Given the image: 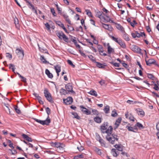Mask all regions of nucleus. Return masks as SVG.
<instances>
[{
    "label": "nucleus",
    "mask_w": 159,
    "mask_h": 159,
    "mask_svg": "<svg viewBox=\"0 0 159 159\" xmlns=\"http://www.w3.org/2000/svg\"><path fill=\"white\" fill-rule=\"evenodd\" d=\"M40 60L42 61L43 62V63L46 64V63H49V62L46 61L45 59V58L44 56H41L40 58Z\"/></svg>",
    "instance_id": "c9c22d12"
},
{
    "label": "nucleus",
    "mask_w": 159,
    "mask_h": 159,
    "mask_svg": "<svg viewBox=\"0 0 159 159\" xmlns=\"http://www.w3.org/2000/svg\"><path fill=\"white\" fill-rule=\"evenodd\" d=\"M16 52L18 57L21 58L23 59L24 57V54L23 50L22 48H17L16 50Z\"/></svg>",
    "instance_id": "423d86ee"
},
{
    "label": "nucleus",
    "mask_w": 159,
    "mask_h": 159,
    "mask_svg": "<svg viewBox=\"0 0 159 159\" xmlns=\"http://www.w3.org/2000/svg\"><path fill=\"white\" fill-rule=\"evenodd\" d=\"M121 64L123 66L126 68H128L129 67L128 65L125 63L124 61H121Z\"/></svg>",
    "instance_id": "8fccbe9b"
},
{
    "label": "nucleus",
    "mask_w": 159,
    "mask_h": 159,
    "mask_svg": "<svg viewBox=\"0 0 159 159\" xmlns=\"http://www.w3.org/2000/svg\"><path fill=\"white\" fill-rule=\"evenodd\" d=\"M57 36L61 39H63L66 42H67L68 41V37L62 31H59L56 33Z\"/></svg>",
    "instance_id": "7ed1b4c3"
},
{
    "label": "nucleus",
    "mask_w": 159,
    "mask_h": 159,
    "mask_svg": "<svg viewBox=\"0 0 159 159\" xmlns=\"http://www.w3.org/2000/svg\"><path fill=\"white\" fill-rule=\"evenodd\" d=\"M98 50L99 52L100 55H102L104 56H106L107 55V54L105 53H104L103 54L101 53H103V52H104L103 48L101 45H98Z\"/></svg>",
    "instance_id": "2eb2a0df"
},
{
    "label": "nucleus",
    "mask_w": 159,
    "mask_h": 159,
    "mask_svg": "<svg viewBox=\"0 0 159 159\" xmlns=\"http://www.w3.org/2000/svg\"><path fill=\"white\" fill-rule=\"evenodd\" d=\"M85 11L86 12L87 14L89 16H91L92 17H93V16L92 14V13L90 11V10L88 9H86L85 10Z\"/></svg>",
    "instance_id": "79ce46f5"
},
{
    "label": "nucleus",
    "mask_w": 159,
    "mask_h": 159,
    "mask_svg": "<svg viewBox=\"0 0 159 159\" xmlns=\"http://www.w3.org/2000/svg\"><path fill=\"white\" fill-rule=\"evenodd\" d=\"M14 66L12 64H11L9 65V68L10 69H11L13 72H14L15 70L14 67Z\"/></svg>",
    "instance_id": "a18cd8bd"
},
{
    "label": "nucleus",
    "mask_w": 159,
    "mask_h": 159,
    "mask_svg": "<svg viewBox=\"0 0 159 159\" xmlns=\"http://www.w3.org/2000/svg\"><path fill=\"white\" fill-rule=\"evenodd\" d=\"M102 119V117H99L98 116H97L94 118V121L98 123H101Z\"/></svg>",
    "instance_id": "412c9836"
},
{
    "label": "nucleus",
    "mask_w": 159,
    "mask_h": 159,
    "mask_svg": "<svg viewBox=\"0 0 159 159\" xmlns=\"http://www.w3.org/2000/svg\"><path fill=\"white\" fill-rule=\"evenodd\" d=\"M136 111L139 115L144 116L145 115V113L143 110L141 109H136Z\"/></svg>",
    "instance_id": "6ab92c4d"
},
{
    "label": "nucleus",
    "mask_w": 159,
    "mask_h": 159,
    "mask_svg": "<svg viewBox=\"0 0 159 159\" xmlns=\"http://www.w3.org/2000/svg\"><path fill=\"white\" fill-rule=\"evenodd\" d=\"M67 63L73 68H74L75 66V65L73 64L72 61L70 60H68L67 61Z\"/></svg>",
    "instance_id": "de8ad7c7"
},
{
    "label": "nucleus",
    "mask_w": 159,
    "mask_h": 159,
    "mask_svg": "<svg viewBox=\"0 0 159 159\" xmlns=\"http://www.w3.org/2000/svg\"><path fill=\"white\" fill-rule=\"evenodd\" d=\"M118 44L120 47L124 49H125L126 48V46L125 42L121 39Z\"/></svg>",
    "instance_id": "393cba45"
},
{
    "label": "nucleus",
    "mask_w": 159,
    "mask_h": 159,
    "mask_svg": "<svg viewBox=\"0 0 159 159\" xmlns=\"http://www.w3.org/2000/svg\"><path fill=\"white\" fill-rule=\"evenodd\" d=\"M22 136L24 139H25L28 142H32L33 141L32 138L31 137H29L26 134H22Z\"/></svg>",
    "instance_id": "4468645a"
},
{
    "label": "nucleus",
    "mask_w": 159,
    "mask_h": 159,
    "mask_svg": "<svg viewBox=\"0 0 159 159\" xmlns=\"http://www.w3.org/2000/svg\"><path fill=\"white\" fill-rule=\"evenodd\" d=\"M107 46L108 47L107 51L108 54H110L112 52L114 51L113 49L110 46L109 43H108L107 44Z\"/></svg>",
    "instance_id": "c85d7f7f"
},
{
    "label": "nucleus",
    "mask_w": 159,
    "mask_h": 159,
    "mask_svg": "<svg viewBox=\"0 0 159 159\" xmlns=\"http://www.w3.org/2000/svg\"><path fill=\"white\" fill-rule=\"evenodd\" d=\"M89 58L93 62L95 63L96 62L95 58L92 55H90L89 56Z\"/></svg>",
    "instance_id": "37998d69"
},
{
    "label": "nucleus",
    "mask_w": 159,
    "mask_h": 159,
    "mask_svg": "<svg viewBox=\"0 0 159 159\" xmlns=\"http://www.w3.org/2000/svg\"><path fill=\"white\" fill-rule=\"evenodd\" d=\"M131 48L132 50L134 52L139 53H141V49L138 46L133 45L131 46Z\"/></svg>",
    "instance_id": "0eeeda50"
},
{
    "label": "nucleus",
    "mask_w": 159,
    "mask_h": 159,
    "mask_svg": "<svg viewBox=\"0 0 159 159\" xmlns=\"http://www.w3.org/2000/svg\"><path fill=\"white\" fill-rule=\"evenodd\" d=\"M88 93L96 97H97L98 96L97 92L95 90H91Z\"/></svg>",
    "instance_id": "72a5a7b5"
},
{
    "label": "nucleus",
    "mask_w": 159,
    "mask_h": 159,
    "mask_svg": "<svg viewBox=\"0 0 159 159\" xmlns=\"http://www.w3.org/2000/svg\"><path fill=\"white\" fill-rule=\"evenodd\" d=\"M114 147L118 151L122 152L123 150V146L121 145L116 144Z\"/></svg>",
    "instance_id": "b1692460"
},
{
    "label": "nucleus",
    "mask_w": 159,
    "mask_h": 159,
    "mask_svg": "<svg viewBox=\"0 0 159 159\" xmlns=\"http://www.w3.org/2000/svg\"><path fill=\"white\" fill-rule=\"evenodd\" d=\"M38 46L39 51L41 52L48 54V51L45 47V44L44 43H42L40 44H38Z\"/></svg>",
    "instance_id": "39448f33"
},
{
    "label": "nucleus",
    "mask_w": 159,
    "mask_h": 159,
    "mask_svg": "<svg viewBox=\"0 0 159 159\" xmlns=\"http://www.w3.org/2000/svg\"><path fill=\"white\" fill-rule=\"evenodd\" d=\"M99 142L100 143L102 146L106 148L107 147V146L106 143L102 139H101V140L99 141Z\"/></svg>",
    "instance_id": "c756f323"
},
{
    "label": "nucleus",
    "mask_w": 159,
    "mask_h": 159,
    "mask_svg": "<svg viewBox=\"0 0 159 159\" xmlns=\"http://www.w3.org/2000/svg\"><path fill=\"white\" fill-rule=\"evenodd\" d=\"M60 93L63 94L65 95L67 93L66 91L63 89H61L60 90Z\"/></svg>",
    "instance_id": "49530a36"
},
{
    "label": "nucleus",
    "mask_w": 159,
    "mask_h": 159,
    "mask_svg": "<svg viewBox=\"0 0 159 159\" xmlns=\"http://www.w3.org/2000/svg\"><path fill=\"white\" fill-rule=\"evenodd\" d=\"M126 128L129 131H132L134 132H136L138 131V129L137 128H135L134 127H134L131 126H127L126 127Z\"/></svg>",
    "instance_id": "dca6fc26"
},
{
    "label": "nucleus",
    "mask_w": 159,
    "mask_h": 159,
    "mask_svg": "<svg viewBox=\"0 0 159 159\" xmlns=\"http://www.w3.org/2000/svg\"><path fill=\"white\" fill-rule=\"evenodd\" d=\"M113 128L111 126H110L108 129H107L104 132V133L107 134L106 136L107 140L111 144L115 143V141H118L119 138L118 136L114 134H112Z\"/></svg>",
    "instance_id": "f257e3e1"
},
{
    "label": "nucleus",
    "mask_w": 159,
    "mask_h": 159,
    "mask_svg": "<svg viewBox=\"0 0 159 159\" xmlns=\"http://www.w3.org/2000/svg\"><path fill=\"white\" fill-rule=\"evenodd\" d=\"M21 81L24 83L26 82V79L24 77L22 76L20 78Z\"/></svg>",
    "instance_id": "bf43d9fd"
},
{
    "label": "nucleus",
    "mask_w": 159,
    "mask_h": 159,
    "mask_svg": "<svg viewBox=\"0 0 159 159\" xmlns=\"http://www.w3.org/2000/svg\"><path fill=\"white\" fill-rule=\"evenodd\" d=\"M62 16L69 23V24L70 25H71V21L69 18L68 16L66 14H63Z\"/></svg>",
    "instance_id": "a878e982"
},
{
    "label": "nucleus",
    "mask_w": 159,
    "mask_h": 159,
    "mask_svg": "<svg viewBox=\"0 0 159 159\" xmlns=\"http://www.w3.org/2000/svg\"><path fill=\"white\" fill-rule=\"evenodd\" d=\"M15 109L16 112L18 114H19L21 113L19 109H18L17 106H16L15 107Z\"/></svg>",
    "instance_id": "4d7b16f0"
},
{
    "label": "nucleus",
    "mask_w": 159,
    "mask_h": 159,
    "mask_svg": "<svg viewBox=\"0 0 159 159\" xmlns=\"http://www.w3.org/2000/svg\"><path fill=\"white\" fill-rule=\"evenodd\" d=\"M72 114L74 116V117L77 119L80 120V117L77 113L76 112H74L72 113Z\"/></svg>",
    "instance_id": "4c0bfd02"
},
{
    "label": "nucleus",
    "mask_w": 159,
    "mask_h": 159,
    "mask_svg": "<svg viewBox=\"0 0 159 159\" xmlns=\"http://www.w3.org/2000/svg\"><path fill=\"white\" fill-rule=\"evenodd\" d=\"M111 115L113 117H116L117 115V113L115 111H113L112 112Z\"/></svg>",
    "instance_id": "13d9d810"
},
{
    "label": "nucleus",
    "mask_w": 159,
    "mask_h": 159,
    "mask_svg": "<svg viewBox=\"0 0 159 159\" xmlns=\"http://www.w3.org/2000/svg\"><path fill=\"white\" fill-rule=\"evenodd\" d=\"M63 102L66 105L71 104L73 102V98L71 97H68L66 99H63Z\"/></svg>",
    "instance_id": "1a4fd4ad"
},
{
    "label": "nucleus",
    "mask_w": 159,
    "mask_h": 159,
    "mask_svg": "<svg viewBox=\"0 0 159 159\" xmlns=\"http://www.w3.org/2000/svg\"><path fill=\"white\" fill-rule=\"evenodd\" d=\"M123 37L124 39L127 41H129L130 40L129 38V35H128V34H127L125 33L123 34Z\"/></svg>",
    "instance_id": "e433bc0d"
},
{
    "label": "nucleus",
    "mask_w": 159,
    "mask_h": 159,
    "mask_svg": "<svg viewBox=\"0 0 159 159\" xmlns=\"http://www.w3.org/2000/svg\"><path fill=\"white\" fill-rule=\"evenodd\" d=\"M34 120L35 121L43 125H48L51 122L50 119L49 118L48 116L47 119L45 120H42L36 118H34Z\"/></svg>",
    "instance_id": "20e7f679"
},
{
    "label": "nucleus",
    "mask_w": 159,
    "mask_h": 159,
    "mask_svg": "<svg viewBox=\"0 0 159 159\" xmlns=\"http://www.w3.org/2000/svg\"><path fill=\"white\" fill-rule=\"evenodd\" d=\"M95 63H96V66L99 68H104L105 67V65H104L96 61Z\"/></svg>",
    "instance_id": "f704fd0d"
},
{
    "label": "nucleus",
    "mask_w": 159,
    "mask_h": 159,
    "mask_svg": "<svg viewBox=\"0 0 159 159\" xmlns=\"http://www.w3.org/2000/svg\"><path fill=\"white\" fill-rule=\"evenodd\" d=\"M45 74L47 75L48 77L52 79L53 77V75L47 69L45 70Z\"/></svg>",
    "instance_id": "bb28decb"
},
{
    "label": "nucleus",
    "mask_w": 159,
    "mask_h": 159,
    "mask_svg": "<svg viewBox=\"0 0 159 159\" xmlns=\"http://www.w3.org/2000/svg\"><path fill=\"white\" fill-rule=\"evenodd\" d=\"M50 10H51V13H52V15L54 16H56L57 15V14L55 12L54 9L53 8H50Z\"/></svg>",
    "instance_id": "3c124183"
},
{
    "label": "nucleus",
    "mask_w": 159,
    "mask_h": 159,
    "mask_svg": "<svg viewBox=\"0 0 159 159\" xmlns=\"http://www.w3.org/2000/svg\"><path fill=\"white\" fill-rule=\"evenodd\" d=\"M61 66L59 65H57L54 66V69L57 73H59L61 70Z\"/></svg>",
    "instance_id": "473e14b6"
},
{
    "label": "nucleus",
    "mask_w": 159,
    "mask_h": 159,
    "mask_svg": "<svg viewBox=\"0 0 159 159\" xmlns=\"http://www.w3.org/2000/svg\"><path fill=\"white\" fill-rule=\"evenodd\" d=\"M80 107L81 109V111L83 113L87 115H89L91 114V111L89 110L88 109H87L86 108L84 107L83 106H80Z\"/></svg>",
    "instance_id": "6e6552de"
},
{
    "label": "nucleus",
    "mask_w": 159,
    "mask_h": 159,
    "mask_svg": "<svg viewBox=\"0 0 159 159\" xmlns=\"http://www.w3.org/2000/svg\"><path fill=\"white\" fill-rule=\"evenodd\" d=\"M111 153L114 157H117L119 155V152L115 148H113L111 150Z\"/></svg>",
    "instance_id": "a211bd4d"
},
{
    "label": "nucleus",
    "mask_w": 159,
    "mask_h": 159,
    "mask_svg": "<svg viewBox=\"0 0 159 159\" xmlns=\"http://www.w3.org/2000/svg\"><path fill=\"white\" fill-rule=\"evenodd\" d=\"M46 111L48 115V116H49V115L51 113V110L50 109L49 107H47L46 108Z\"/></svg>",
    "instance_id": "864d4df0"
},
{
    "label": "nucleus",
    "mask_w": 159,
    "mask_h": 159,
    "mask_svg": "<svg viewBox=\"0 0 159 159\" xmlns=\"http://www.w3.org/2000/svg\"><path fill=\"white\" fill-rule=\"evenodd\" d=\"M136 127H138L139 129H143L144 127L143 125L139 122H137L136 125L134 126V127L137 128Z\"/></svg>",
    "instance_id": "2f4dec72"
},
{
    "label": "nucleus",
    "mask_w": 159,
    "mask_h": 159,
    "mask_svg": "<svg viewBox=\"0 0 159 159\" xmlns=\"http://www.w3.org/2000/svg\"><path fill=\"white\" fill-rule=\"evenodd\" d=\"M103 13V12H101L99 11H98L96 12V16L98 18H101L102 17V14Z\"/></svg>",
    "instance_id": "7c9ffc66"
},
{
    "label": "nucleus",
    "mask_w": 159,
    "mask_h": 159,
    "mask_svg": "<svg viewBox=\"0 0 159 159\" xmlns=\"http://www.w3.org/2000/svg\"><path fill=\"white\" fill-rule=\"evenodd\" d=\"M96 139L98 141H99L102 139L101 137L98 134H96Z\"/></svg>",
    "instance_id": "6e6d98bb"
},
{
    "label": "nucleus",
    "mask_w": 159,
    "mask_h": 159,
    "mask_svg": "<svg viewBox=\"0 0 159 159\" xmlns=\"http://www.w3.org/2000/svg\"><path fill=\"white\" fill-rule=\"evenodd\" d=\"M61 145L62 144L60 143L55 142L54 143L53 145L55 147L60 148H62V147L61 146Z\"/></svg>",
    "instance_id": "58836bf2"
},
{
    "label": "nucleus",
    "mask_w": 159,
    "mask_h": 159,
    "mask_svg": "<svg viewBox=\"0 0 159 159\" xmlns=\"http://www.w3.org/2000/svg\"><path fill=\"white\" fill-rule=\"evenodd\" d=\"M68 27L69 29L70 30V31H73L74 29L73 27H71L70 26L68 25Z\"/></svg>",
    "instance_id": "338daca9"
},
{
    "label": "nucleus",
    "mask_w": 159,
    "mask_h": 159,
    "mask_svg": "<svg viewBox=\"0 0 159 159\" xmlns=\"http://www.w3.org/2000/svg\"><path fill=\"white\" fill-rule=\"evenodd\" d=\"M146 29L148 32H150L151 31V29L149 26H146Z\"/></svg>",
    "instance_id": "69168bd1"
},
{
    "label": "nucleus",
    "mask_w": 159,
    "mask_h": 159,
    "mask_svg": "<svg viewBox=\"0 0 159 159\" xmlns=\"http://www.w3.org/2000/svg\"><path fill=\"white\" fill-rule=\"evenodd\" d=\"M65 87L66 90L68 92H70L74 94L75 93V92L73 90L72 86L70 83L66 84Z\"/></svg>",
    "instance_id": "9d476101"
},
{
    "label": "nucleus",
    "mask_w": 159,
    "mask_h": 159,
    "mask_svg": "<svg viewBox=\"0 0 159 159\" xmlns=\"http://www.w3.org/2000/svg\"><path fill=\"white\" fill-rule=\"evenodd\" d=\"M102 26L105 29L108 30L110 31H112L113 29L111 26L107 24H103Z\"/></svg>",
    "instance_id": "4be33fe9"
},
{
    "label": "nucleus",
    "mask_w": 159,
    "mask_h": 159,
    "mask_svg": "<svg viewBox=\"0 0 159 159\" xmlns=\"http://www.w3.org/2000/svg\"><path fill=\"white\" fill-rule=\"evenodd\" d=\"M153 88L156 90H158L159 89V88L156 84H154Z\"/></svg>",
    "instance_id": "680f3d73"
},
{
    "label": "nucleus",
    "mask_w": 159,
    "mask_h": 159,
    "mask_svg": "<svg viewBox=\"0 0 159 159\" xmlns=\"http://www.w3.org/2000/svg\"><path fill=\"white\" fill-rule=\"evenodd\" d=\"M6 56L7 57H8L10 59H11L12 58V55L9 53H7L6 54Z\"/></svg>",
    "instance_id": "052dcab7"
},
{
    "label": "nucleus",
    "mask_w": 159,
    "mask_h": 159,
    "mask_svg": "<svg viewBox=\"0 0 159 159\" xmlns=\"http://www.w3.org/2000/svg\"><path fill=\"white\" fill-rule=\"evenodd\" d=\"M136 33V36L137 37L139 38L141 37V35H140V34L139 33L138 31H135V32Z\"/></svg>",
    "instance_id": "774afa93"
},
{
    "label": "nucleus",
    "mask_w": 159,
    "mask_h": 159,
    "mask_svg": "<svg viewBox=\"0 0 159 159\" xmlns=\"http://www.w3.org/2000/svg\"><path fill=\"white\" fill-rule=\"evenodd\" d=\"M26 2L27 5L28 7L30 9H31L32 11H34V10L35 8L34 5L32 4V3L29 2L27 0H24Z\"/></svg>",
    "instance_id": "f3484780"
},
{
    "label": "nucleus",
    "mask_w": 159,
    "mask_h": 159,
    "mask_svg": "<svg viewBox=\"0 0 159 159\" xmlns=\"http://www.w3.org/2000/svg\"><path fill=\"white\" fill-rule=\"evenodd\" d=\"M121 120L122 119L121 117H119L116 121V122L115 124V126L114 127V130H116L119 126L121 122Z\"/></svg>",
    "instance_id": "ddd939ff"
},
{
    "label": "nucleus",
    "mask_w": 159,
    "mask_h": 159,
    "mask_svg": "<svg viewBox=\"0 0 159 159\" xmlns=\"http://www.w3.org/2000/svg\"><path fill=\"white\" fill-rule=\"evenodd\" d=\"M96 139L98 141H99L102 139L101 137L98 134H96Z\"/></svg>",
    "instance_id": "5fc2aeb1"
},
{
    "label": "nucleus",
    "mask_w": 159,
    "mask_h": 159,
    "mask_svg": "<svg viewBox=\"0 0 159 159\" xmlns=\"http://www.w3.org/2000/svg\"><path fill=\"white\" fill-rule=\"evenodd\" d=\"M109 35L110 37L111 38V39H112L113 40L116 42L118 44L119 43L120 41V40L121 39L120 38L118 39V38H116L114 37L113 36H112L109 34Z\"/></svg>",
    "instance_id": "5701e85b"
},
{
    "label": "nucleus",
    "mask_w": 159,
    "mask_h": 159,
    "mask_svg": "<svg viewBox=\"0 0 159 159\" xmlns=\"http://www.w3.org/2000/svg\"><path fill=\"white\" fill-rule=\"evenodd\" d=\"M130 24L132 27H134V25L137 24V23L135 20H133V22H131L130 23Z\"/></svg>",
    "instance_id": "603ef678"
},
{
    "label": "nucleus",
    "mask_w": 159,
    "mask_h": 159,
    "mask_svg": "<svg viewBox=\"0 0 159 159\" xmlns=\"http://www.w3.org/2000/svg\"><path fill=\"white\" fill-rule=\"evenodd\" d=\"M107 123H104L102 125L100 126V130L102 133L104 134V132L107 128Z\"/></svg>",
    "instance_id": "f8f14e48"
},
{
    "label": "nucleus",
    "mask_w": 159,
    "mask_h": 159,
    "mask_svg": "<svg viewBox=\"0 0 159 159\" xmlns=\"http://www.w3.org/2000/svg\"><path fill=\"white\" fill-rule=\"evenodd\" d=\"M109 107L108 106H106L104 109V111L106 114L109 113Z\"/></svg>",
    "instance_id": "ea45409f"
},
{
    "label": "nucleus",
    "mask_w": 159,
    "mask_h": 159,
    "mask_svg": "<svg viewBox=\"0 0 159 159\" xmlns=\"http://www.w3.org/2000/svg\"><path fill=\"white\" fill-rule=\"evenodd\" d=\"M148 77L150 79H152L154 77L153 75L151 74H148Z\"/></svg>",
    "instance_id": "e2e57ef3"
},
{
    "label": "nucleus",
    "mask_w": 159,
    "mask_h": 159,
    "mask_svg": "<svg viewBox=\"0 0 159 159\" xmlns=\"http://www.w3.org/2000/svg\"><path fill=\"white\" fill-rule=\"evenodd\" d=\"M92 112L93 115L98 116V112L97 110L95 109H92Z\"/></svg>",
    "instance_id": "c03bdc74"
},
{
    "label": "nucleus",
    "mask_w": 159,
    "mask_h": 159,
    "mask_svg": "<svg viewBox=\"0 0 159 159\" xmlns=\"http://www.w3.org/2000/svg\"><path fill=\"white\" fill-rule=\"evenodd\" d=\"M125 116L126 118H128L130 120L134 121V118L131 115H129L128 113L125 114Z\"/></svg>",
    "instance_id": "cd10ccee"
},
{
    "label": "nucleus",
    "mask_w": 159,
    "mask_h": 159,
    "mask_svg": "<svg viewBox=\"0 0 159 159\" xmlns=\"http://www.w3.org/2000/svg\"><path fill=\"white\" fill-rule=\"evenodd\" d=\"M145 61L147 65L151 66L152 64H156V61L153 59H150L147 60H145Z\"/></svg>",
    "instance_id": "9b49d317"
},
{
    "label": "nucleus",
    "mask_w": 159,
    "mask_h": 159,
    "mask_svg": "<svg viewBox=\"0 0 159 159\" xmlns=\"http://www.w3.org/2000/svg\"><path fill=\"white\" fill-rule=\"evenodd\" d=\"M44 93L45 97L48 101L51 103H53L54 102V101L52 98V96L50 93L49 92L48 90L47 89H44Z\"/></svg>",
    "instance_id": "f03ea898"
},
{
    "label": "nucleus",
    "mask_w": 159,
    "mask_h": 159,
    "mask_svg": "<svg viewBox=\"0 0 159 159\" xmlns=\"http://www.w3.org/2000/svg\"><path fill=\"white\" fill-rule=\"evenodd\" d=\"M116 27L119 30L122 32H124V29L123 27L119 24L115 23Z\"/></svg>",
    "instance_id": "aec40b11"
},
{
    "label": "nucleus",
    "mask_w": 159,
    "mask_h": 159,
    "mask_svg": "<svg viewBox=\"0 0 159 159\" xmlns=\"http://www.w3.org/2000/svg\"><path fill=\"white\" fill-rule=\"evenodd\" d=\"M95 151L99 155H101L102 154L101 150L98 148L96 147L95 148Z\"/></svg>",
    "instance_id": "a19ab883"
},
{
    "label": "nucleus",
    "mask_w": 159,
    "mask_h": 159,
    "mask_svg": "<svg viewBox=\"0 0 159 159\" xmlns=\"http://www.w3.org/2000/svg\"><path fill=\"white\" fill-rule=\"evenodd\" d=\"M105 81L104 80H102L99 82V83L101 85H103L105 83Z\"/></svg>",
    "instance_id": "0e129e2a"
},
{
    "label": "nucleus",
    "mask_w": 159,
    "mask_h": 159,
    "mask_svg": "<svg viewBox=\"0 0 159 159\" xmlns=\"http://www.w3.org/2000/svg\"><path fill=\"white\" fill-rule=\"evenodd\" d=\"M110 63L112 65H113L115 67H119L120 66V64L117 63H114L113 61L110 62Z\"/></svg>",
    "instance_id": "09e8293b"
}]
</instances>
